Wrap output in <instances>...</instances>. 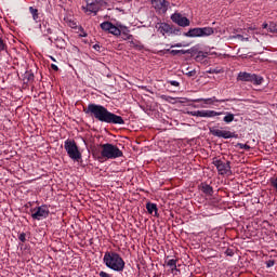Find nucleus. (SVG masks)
Segmentation results:
<instances>
[{"mask_svg":"<svg viewBox=\"0 0 277 277\" xmlns=\"http://www.w3.org/2000/svg\"><path fill=\"white\" fill-rule=\"evenodd\" d=\"M87 116L95 118L98 122H105L106 124H124L122 117L109 111L105 106L98 104H89L87 108H83Z\"/></svg>","mask_w":277,"mask_h":277,"instance_id":"1","label":"nucleus"},{"mask_svg":"<svg viewBox=\"0 0 277 277\" xmlns=\"http://www.w3.org/2000/svg\"><path fill=\"white\" fill-rule=\"evenodd\" d=\"M92 153L93 157H96L98 161H103V159H118L124 155L118 146L111 143L101 144L97 147H93Z\"/></svg>","mask_w":277,"mask_h":277,"instance_id":"2","label":"nucleus"},{"mask_svg":"<svg viewBox=\"0 0 277 277\" xmlns=\"http://www.w3.org/2000/svg\"><path fill=\"white\" fill-rule=\"evenodd\" d=\"M103 263L108 269H113V272H124V260L117 252L106 251Z\"/></svg>","mask_w":277,"mask_h":277,"instance_id":"3","label":"nucleus"},{"mask_svg":"<svg viewBox=\"0 0 277 277\" xmlns=\"http://www.w3.org/2000/svg\"><path fill=\"white\" fill-rule=\"evenodd\" d=\"M64 148L72 161H79V159H81V151H79V147L74 140H66L64 143Z\"/></svg>","mask_w":277,"mask_h":277,"instance_id":"4","label":"nucleus"},{"mask_svg":"<svg viewBox=\"0 0 277 277\" xmlns=\"http://www.w3.org/2000/svg\"><path fill=\"white\" fill-rule=\"evenodd\" d=\"M87 3V6H83V10L85 12H90V14H98V10L103 8V5H107V1L109 0H84Z\"/></svg>","mask_w":277,"mask_h":277,"instance_id":"5","label":"nucleus"},{"mask_svg":"<svg viewBox=\"0 0 277 277\" xmlns=\"http://www.w3.org/2000/svg\"><path fill=\"white\" fill-rule=\"evenodd\" d=\"M212 163L213 166H215L221 176H224V175L230 176V174H233V171L230 170V161L224 162L217 158H213Z\"/></svg>","mask_w":277,"mask_h":277,"instance_id":"6","label":"nucleus"},{"mask_svg":"<svg viewBox=\"0 0 277 277\" xmlns=\"http://www.w3.org/2000/svg\"><path fill=\"white\" fill-rule=\"evenodd\" d=\"M238 81H249L250 83H253L254 85H261V83H263V77L259 76L256 74L239 72Z\"/></svg>","mask_w":277,"mask_h":277,"instance_id":"7","label":"nucleus"},{"mask_svg":"<svg viewBox=\"0 0 277 277\" xmlns=\"http://www.w3.org/2000/svg\"><path fill=\"white\" fill-rule=\"evenodd\" d=\"M209 131L211 135H214V137H223V140H232L233 137L237 140V137H239V135L235 132L220 130L215 127L209 128Z\"/></svg>","mask_w":277,"mask_h":277,"instance_id":"8","label":"nucleus"},{"mask_svg":"<svg viewBox=\"0 0 277 277\" xmlns=\"http://www.w3.org/2000/svg\"><path fill=\"white\" fill-rule=\"evenodd\" d=\"M223 111L215 110H192L188 111L189 116H195L196 118H215V116H223Z\"/></svg>","mask_w":277,"mask_h":277,"instance_id":"9","label":"nucleus"},{"mask_svg":"<svg viewBox=\"0 0 277 277\" xmlns=\"http://www.w3.org/2000/svg\"><path fill=\"white\" fill-rule=\"evenodd\" d=\"M49 208L47 206H40L32 210L31 217L32 220H47L49 217Z\"/></svg>","mask_w":277,"mask_h":277,"instance_id":"10","label":"nucleus"},{"mask_svg":"<svg viewBox=\"0 0 277 277\" xmlns=\"http://www.w3.org/2000/svg\"><path fill=\"white\" fill-rule=\"evenodd\" d=\"M171 21L179 25L180 27H189V18L183 16L181 13H174L171 15Z\"/></svg>","mask_w":277,"mask_h":277,"instance_id":"11","label":"nucleus"},{"mask_svg":"<svg viewBox=\"0 0 277 277\" xmlns=\"http://www.w3.org/2000/svg\"><path fill=\"white\" fill-rule=\"evenodd\" d=\"M101 29L103 31H108V34H111L113 36H120V28L118 26L114 25L111 22H104L100 25Z\"/></svg>","mask_w":277,"mask_h":277,"instance_id":"12","label":"nucleus"},{"mask_svg":"<svg viewBox=\"0 0 277 277\" xmlns=\"http://www.w3.org/2000/svg\"><path fill=\"white\" fill-rule=\"evenodd\" d=\"M151 5L160 14H166L168 12V5H170V2H168L166 0H151Z\"/></svg>","mask_w":277,"mask_h":277,"instance_id":"13","label":"nucleus"},{"mask_svg":"<svg viewBox=\"0 0 277 277\" xmlns=\"http://www.w3.org/2000/svg\"><path fill=\"white\" fill-rule=\"evenodd\" d=\"M156 29L159 34H162V36H166V34H176L168 23L157 24Z\"/></svg>","mask_w":277,"mask_h":277,"instance_id":"14","label":"nucleus"},{"mask_svg":"<svg viewBox=\"0 0 277 277\" xmlns=\"http://www.w3.org/2000/svg\"><path fill=\"white\" fill-rule=\"evenodd\" d=\"M201 101L209 105H213V103H226V101L228 100H216L215 96H213L210 98H197V100H194V103H201Z\"/></svg>","mask_w":277,"mask_h":277,"instance_id":"15","label":"nucleus"},{"mask_svg":"<svg viewBox=\"0 0 277 277\" xmlns=\"http://www.w3.org/2000/svg\"><path fill=\"white\" fill-rule=\"evenodd\" d=\"M119 29L122 40H133V35H131V30L128 27L121 26Z\"/></svg>","mask_w":277,"mask_h":277,"instance_id":"16","label":"nucleus"},{"mask_svg":"<svg viewBox=\"0 0 277 277\" xmlns=\"http://www.w3.org/2000/svg\"><path fill=\"white\" fill-rule=\"evenodd\" d=\"M213 34H215V29H213V27L200 28V38H207L209 36H213Z\"/></svg>","mask_w":277,"mask_h":277,"instance_id":"17","label":"nucleus"},{"mask_svg":"<svg viewBox=\"0 0 277 277\" xmlns=\"http://www.w3.org/2000/svg\"><path fill=\"white\" fill-rule=\"evenodd\" d=\"M186 38H200V28H190L187 32H184Z\"/></svg>","mask_w":277,"mask_h":277,"instance_id":"18","label":"nucleus"},{"mask_svg":"<svg viewBox=\"0 0 277 277\" xmlns=\"http://www.w3.org/2000/svg\"><path fill=\"white\" fill-rule=\"evenodd\" d=\"M201 192L206 195V196H213V186L202 183L201 184Z\"/></svg>","mask_w":277,"mask_h":277,"instance_id":"19","label":"nucleus"},{"mask_svg":"<svg viewBox=\"0 0 277 277\" xmlns=\"http://www.w3.org/2000/svg\"><path fill=\"white\" fill-rule=\"evenodd\" d=\"M146 209H147L148 213H150V215H153V213H155V215H157V211H158L157 203L147 202Z\"/></svg>","mask_w":277,"mask_h":277,"instance_id":"20","label":"nucleus"},{"mask_svg":"<svg viewBox=\"0 0 277 277\" xmlns=\"http://www.w3.org/2000/svg\"><path fill=\"white\" fill-rule=\"evenodd\" d=\"M209 57V52L199 51L195 56L196 62H202V60Z\"/></svg>","mask_w":277,"mask_h":277,"instance_id":"21","label":"nucleus"},{"mask_svg":"<svg viewBox=\"0 0 277 277\" xmlns=\"http://www.w3.org/2000/svg\"><path fill=\"white\" fill-rule=\"evenodd\" d=\"M235 120V114L233 113H225V117L223 118V121L226 124H230V122H233Z\"/></svg>","mask_w":277,"mask_h":277,"instance_id":"22","label":"nucleus"},{"mask_svg":"<svg viewBox=\"0 0 277 277\" xmlns=\"http://www.w3.org/2000/svg\"><path fill=\"white\" fill-rule=\"evenodd\" d=\"M55 44L57 49H66V40H64V38L57 37L55 39Z\"/></svg>","mask_w":277,"mask_h":277,"instance_id":"23","label":"nucleus"},{"mask_svg":"<svg viewBox=\"0 0 277 277\" xmlns=\"http://www.w3.org/2000/svg\"><path fill=\"white\" fill-rule=\"evenodd\" d=\"M29 12H30V14H31V16H32V19H34L36 23H38V18H40V17H39V14H38V9H35L34 6H29Z\"/></svg>","mask_w":277,"mask_h":277,"instance_id":"24","label":"nucleus"},{"mask_svg":"<svg viewBox=\"0 0 277 277\" xmlns=\"http://www.w3.org/2000/svg\"><path fill=\"white\" fill-rule=\"evenodd\" d=\"M232 40H240L241 42H250V37H243L242 35H234Z\"/></svg>","mask_w":277,"mask_h":277,"instance_id":"25","label":"nucleus"},{"mask_svg":"<svg viewBox=\"0 0 277 277\" xmlns=\"http://www.w3.org/2000/svg\"><path fill=\"white\" fill-rule=\"evenodd\" d=\"M168 267L171 268L172 272H179L176 268V260L172 259L167 262Z\"/></svg>","mask_w":277,"mask_h":277,"instance_id":"26","label":"nucleus"},{"mask_svg":"<svg viewBox=\"0 0 277 277\" xmlns=\"http://www.w3.org/2000/svg\"><path fill=\"white\" fill-rule=\"evenodd\" d=\"M268 31L271 34H277V24L272 22L269 25H268Z\"/></svg>","mask_w":277,"mask_h":277,"instance_id":"27","label":"nucleus"},{"mask_svg":"<svg viewBox=\"0 0 277 277\" xmlns=\"http://www.w3.org/2000/svg\"><path fill=\"white\" fill-rule=\"evenodd\" d=\"M188 51H189L188 55H193V57H196V55H198V53H200V51L196 47L188 49Z\"/></svg>","mask_w":277,"mask_h":277,"instance_id":"28","label":"nucleus"},{"mask_svg":"<svg viewBox=\"0 0 277 277\" xmlns=\"http://www.w3.org/2000/svg\"><path fill=\"white\" fill-rule=\"evenodd\" d=\"M24 81L26 83H29V81H34V74L26 72L25 76H24Z\"/></svg>","mask_w":277,"mask_h":277,"instance_id":"29","label":"nucleus"},{"mask_svg":"<svg viewBox=\"0 0 277 277\" xmlns=\"http://www.w3.org/2000/svg\"><path fill=\"white\" fill-rule=\"evenodd\" d=\"M207 72H208V75H220V72H222V69H220V68H210Z\"/></svg>","mask_w":277,"mask_h":277,"instance_id":"30","label":"nucleus"},{"mask_svg":"<svg viewBox=\"0 0 277 277\" xmlns=\"http://www.w3.org/2000/svg\"><path fill=\"white\" fill-rule=\"evenodd\" d=\"M5 49H8V45L5 44L3 37H0V53L1 51H5Z\"/></svg>","mask_w":277,"mask_h":277,"instance_id":"31","label":"nucleus"},{"mask_svg":"<svg viewBox=\"0 0 277 277\" xmlns=\"http://www.w3.org/2000/svg\"><path fill=\"white\" fill-rule=\"evenodd\" d=\"M167 83H169L170 85H173V88H180L181 87V82L175 81V80H168Z\"/></svg>","mask_w":277,"mask_h":277,"instance_id":"32","label":"nucleus"},{"mask_svg":"<svg viewBox=\"0 0 277 277\" xmlns=\"http://www.w3.org/2000/svg\"><path fill=\"white\" fill-rule=\"evenodd\" d=\"M160 98L162 101H166L167 103H171L172 101H174V97H172L170 95H161Z\"/></svg>","mask_w":277,"mask_h":277,"instance_id":"33","label":"nucleus"},{"mask_svg":"<svg viewBox=\"0 0 277 277\" xmlns=\"http://www.w3.org/2000/svg\"><path fill=\"white\" fill-rule=\"evenodd\" d=\"M18 239L19 241H22V243H25V241H27V234L25 233L19 234Z\"/></svg>","mask_w":277,"mask_h":277,"instance_id":"34","label":"nucleus"},{"mask_svg":"<svg viewBox=\"0 0 277 277\" xmlns=\"http://www.w3.org/2000/svg\"><path fill=\"white\" fill-rule=\"evenodd\" d=\"M237 146H238V148H241L245 150H250V145H248V144L238 143Z\"/></svg>","mask_w":277,"mask_h":277,"instance_id":"35","label":"nucleus"},{"mask_svg":"<svg viewBox=\"0 0 277 277\" xmlns=\"http://www.w3.org/2000/svg\"><path fill=\"white\" fill-rule=\"evenodd\" d=\"M181 47H189V44L175 43V44L171 45V49H181Z\"/></svg>","mask_w":277,"mask_h":277,"instance_id":"36","label":"nucleus"},{"mask_svg":"<svg viewBox=\"0 0 277 277\" xmlns=\"http://www.w3.org/2000/svg\"><path fill=\"white\" fill-rule=\"evenodd\" d=\"M166 52H167V53H170L171 55H180L179 50H170V49H167Z\"/></svg>","mask_w":277,"mask_h":277,"instance_id":"37","label":"nucleus"},{"mask_svg":"<svg viewBox=\"0 0 277 277\" xmlns=\"http://www.w3.org/2000/svg\"><path fill=\"white\" fill-rule=\"evenodd\" d=\"M274 265H276V261L274 260L266 261V267H274Z\"/></svg>","mask_w":277,"mask_h":277,"instance_id":"38","label":"nucleus"},{"mask_svg":"<svg viewBox=\"0 0 277 277\" xmlns=\"http://www.w3.org/2000/svg\"><path fill=\"white\" fill-rule=\"evenodd\" d=\"M186 77H196V69L185 72Z\"/></svg>","mask_w":277,"mask_h":277,"instance_id":"39","label":"nucleus"},{"mask_svg":"<svg viewBox=\"0 0 277 277\" xmlns=\"http://www.w3.org/2000/svg\"><path fill=\"white\" fill-rule=\"evenodd\" d=\"M180 55H187L189 54V50H179Z\"/></svg>","mask_w":277,"mask_h":277,"instance_id":"40","label":"nucleus"},{"mask_svg":"<svg viewBox=\"0 0 277 277\" xmlns=\"http://www.w3.org/2000/svg\"><path fill=\"white\" fill-rule=\"evenodd\" d=\"M51 68H52V70H55V71L60 70V67H57V65H55V64H52Z\"/></svg>","mask_w":277,"mask_h":277,"instance_id":"41","label":"nucleus"},{"mask_svg":"<svg viewBox=\"0 0 277 277\" xmlns=\"http://www.w3.org/2000/svg\"><path fill=\"white\" fill-rule=\"evenodd\" d=\"M93 49H94L95 51H98V52L101 53V47H100L98 44H94V45H93Z\"/></svg>","mask_w":277,"mask_h":277,"instance_id":"42","label":"nucleus"},{"mask_svg":"<svg viewBox=\"0 0 277 277\" xmlns=\"http://www.w3.org/2000/svg\"><path fill=\"white\" fill-rule=\"evenodd\" d=\"M262 27H263V29H267V27H269V25H268L267 23H264V24L262 25Z\"/></svg>","mask_w":277,"mask_h":277,"instance_id":"43","label":"nucleus"},{"mask_svg":"<svg viewBox=\"0 0 277 277\" xmlns=\"http://www.w3.org/2000/svg\"><path fill=\"white\" fill-rule=\"evenodd\" d=\"M252 30H254L253 27H249V28H248V31H252Z\"/></svg>","mask_w":277,"mask_h":277,"instance_id":"44","label":"nucleus"},{"mask_svg":"<svg viewBox=\"0 0 277 277\" xmlns=\"http://www.w3.org/2000/svg\"><path fill=\"white\" fill-rule=\"evenodd\" d=\"M50 60H52V62H55V57L53 56H50Z\"/></svg>","mask_w":277,"mask_h":277,"instance_id":"45","label":"nucleus"}]
</instances>
